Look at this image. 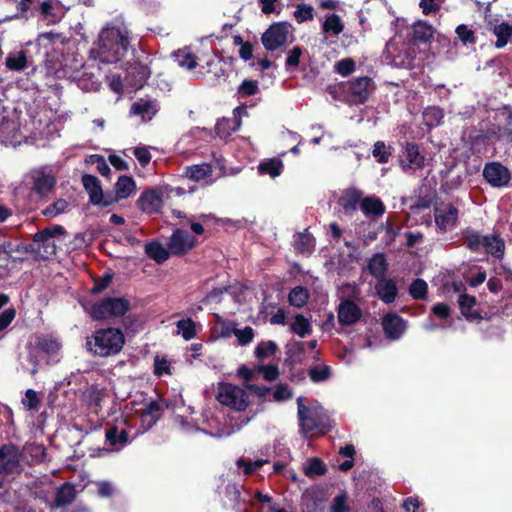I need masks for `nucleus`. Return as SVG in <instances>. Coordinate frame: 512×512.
Instances as JSON below:
<instances>
[{"mask_svg": "<svg viewBox=\"0 0 512 512\" xmlns=\"http://www.w3.org/2000/svg\"><path fill=\"white\" fill-rule=\"evenodd\" d=\"M128 31L122 25H108L99 34L97 47L90 51V59L101 64H117L127 53Z\"/></svg>", "mask_w": 512, "mask_h": 512, "instance_id": "f257e3e1", "label": "nucleus"}, {"mask_svg": "<svg viewBox=\"0 0 512 512\" xmlns=\"http://www.w3.org/2000/svg\"><path fill=\"white\" fill-rule=\"evenodd\" d=\"M297 415L302 434L312 432L326 433L332 429V421L327 411L318 403L313 402L306 406L304 397L297 398Z\"/></svg>", "mask_w": 512, "mask_h": 512, "instance_id": "f03ea898", "label": "nucleus"}, {"mask_svg": "<svg viewBox=\"0 0 512 512\" xmlns=\"http://www.w3.org/2000/svg\"><path fill=\"white\" fill-rule=\"evenodd\" d=\"M125 343L121 330L116 328L100 329L87 338L86 346L94 356L108 357L118 354Z\"/></svg>", "mask_w": 512, "mask_h": 512, "instance_id": "7ed1b4c3", "label": "nucleus"}, {"mask_svg": "<svg viewBox=\"0 0 512 512\" xmlns=\"http://www.w3.org/2000/svg\"><path fill=\"white\" fill-rule=\"evenodd\" d=\"M42 114H44L43 111L31 116L30 122L24 125L25 140L23 143L43 148L59 136L55 125Z\"/></svg>", "mask_w": 512, "mask_h": 512, "instance_id": "20e7f679", "label": "nucleus"}, {"mask_svg": "<svg viewBox=\"0 0 512 512\" xmlns=\"http://www.w3.org/2000/svg\"><path fill=\"white\" fill-rule=\"evenodd\" d=\"M64 233L65 230L60 225H54L40 230L33 237V251L43 259H48L55 255L57 241L61 240Z\"/></svg>", "mask_w": 512, "mask_h": 512, "instance_id": "39448f33", "label": "nucleus"}, {"mask_svg": "<svg viewBox=\"0 0 512 512\" xmlns=\"http://www.w3.org/2000/svg\"><path fill=\"white\" fill-rule=\"evenodd\" d=\"M16 76L15 85L18 89L24 91H34L39 89L38 79L49 72L53 66H8Z\"/></svg>", "mask_w": 512, "mask_h": 512, "instance_id": "423d86ee", "label": "nucleus"}, {"mask_svg": "<svg viewBox=\"0 0 512 512\" xmlns=\"http://www.w3.org/2000/svg\"><path fill=\"white\" fill-rule=\"evenodd\" d=\"M166 407L174 412L175 421L182 432L191 434L200 430L197 420L192 417L194 409L191 406L185 405L181 395L170 400Z\"/></svg>", "mask_w": 512, "mask_h": 512, "instance_id": "0eeeda50", "label": "nucleus"}, {"mask_svg": "<svg viewBox=\"0 0 512 512\" xmlns=\"http://www.w3.org/2000/svg\"><path fill=\"white\" fill-rule=\"evenodd\" d=\"M130 309V302L123 297H107L91 307V316L102 320L108 317L123 316Z\"/></svg>", "mask_w": 512, "mask_h": 512, "instance_id": "6e6552de", "label": "nucleus"}, {"mask_svg": "<svg viewBox=\"0 0 512 512\" xmlns=\"http://www.w3.org/2000/svg\"><path fill=\"white\" fill-rule=\"evenodd\" d=\"M217 400L235 411H244L249 403L245 390L229 383L219 385Z\"/></svg>", "mask_w": 512, "mask_h": 512, "instance_id": "1a4fd4ad", "label": "nucleus"}, {"mask_svg": "<svg viewBox=\"0 0 512 512\" xmlns=\"http://www.w3.org/2000/svg\"><path fill=\"white\" fill-rule=\"evenodd\" d=\"M17 117L9 118L3 113H0V143L11 146H18L25 140L24 127Z\"/></svg>", "mask_w": 512, "mask_h": 512, "instance_id": "9d476101", "label": "nucleus"}, {"mask_svg": "<svg viewBox=\"0 0 512 512\" xmlns=\"http://www.w3.org/2000/svg\"><path fill=\"white\" fill-rule=\"evenodd\" d=\"M290 37V26L286 22L272 24L262 35L261 40L267 50L274 51L284 45Z\"/></svg>", "mask_w": 512, "mask_h": 512, "instance_id": "9b49d317", "label": "nucleus"}, {"mask_svg": "<svg viewBox=\"0 0 512 512\" xmlns=\"http://www.w3.org/2000/svg\"><path fill=\"white\" fill-rule=\"evenodd\" d=\"M32 190L40 196L47 195L55 186L56 177L48 167H40L30 172Z\"/></svg>", "mask_w": 512, "mask_h": 512, "instance_id": "f8f14e48", "label": "nucleus"}, {"mask_svg": "<svg viewBox=\"0 0 512 512\" xmlns=\"http://www.w3.org/2000/svg\"><path fill=\"white\" fill-rule=\"evenodd\" d=\"M400 41L397 38L390 39L385 47L384 54L386 59L394 62V64H404L406 61H413L416 48L414 44L403 45L399 48Z\"/></svg>", "mask_w": 512, "mask_h": 512, "instance_id": "ddd939ff", "label": "nucleus"}, {"mask_svg": "<svg viewBox=\"0 0 512 512\" xmlns=\"http://www.w3.org/2000/svg\"><path fill=\"white\" fill-rule=\"evenodd\" d=\"M483 177L492 187L502 188L508 185L510 172L501 163L490 162L484 166Z\"/></svg>", "mask_w": 512, "mask_h": 512, "instance_id": "4468645a", "label": "nucleus"}, {"mask_svg": "<svg viewBox=\"0 0 512 512\" xmlns=\"http://www.w3.org/2000/svg\"><path fill=\"white\" fill-rule=\"evenodd\" d=\"M382 328L387 339L399 340L407 329V322L396 313H387L382 318Z\"/></svg>", "mask_w": 512, "mask_h": 512, "instance_id": "2eb2a0df", "label": "nucleus"}, {"mask_svg": "<svg viewBox=\"0 0 512 512\" xmlns=\"http://www.w3.org/2000/svg\"><path fill=\"white\" fill-rule=\"evenodd\" d=\"M234 118H223L216 123V134L221 139H227L233 132H236L241 126V117L247 115L245 106H238L234 109Z\"/></svg>", "mask_w": 512, "mask_h": 512, "instance_id": "dca6fc26", "label": "nucleus"}, {"mask_svg": "<svg viewBox=\"0 0 512 512\" xmlns=\"http://www.w3.org/2000/svg\"><path fill=\"white\" fill-rule=\"evenodd\" d=\"M434 216L437 228L447 232L455 227L458 220V210L451 204H445L435 208Z\"/></svg>", "mask_w": 512, "mask_h": 512, "instance_id": "f3484780", "label": "nucleus"}, {"mask_svg": "<svg viewBox=\"0 0 512 512\" xmlns=\"http://www.w3.org/2000/svg\"><path fill=\"white\" fill-rule=\"evenodd\" d=\"M195 245V238L183 229H176L170 237L168 248L173 255H182Z\"/></svg>", "mask_w": 512, "mask_h": 512, "instance_id": "a211bd4d", "label": "nucleus"}, {"mask_svg": "<svg viewBox=\"0 0 512 512\" xmlns=\"http://www.w3.org/2000/svg\"><path fill=\"white\" fill-rule=\"evenodd\" d=\"M20 465V451L14 444H4L0 447V474L11 473Z\"/></svg>", "mask_w": 512, "mask_h": 512, "instance_id": "6ab92c4d", "label": "nucleus"}, {"mask_svg": "<svg viewBox=\"0 0 512 512\" xmlns=\"http://www.w3.org/2000/svg\"><path fill=\"white\" fill-rule=\"evenodd\" d=\"M338 321L342 326H350L357 323L362 317L360 307L350 299L340 302L337 309Z\"/></svg>", "mask_w": 512, "mask_h": 512, "instance_id": "aec40b11", "label": "nucleus"}, {"mask_svg": "<svg viewBox=\"0 0 512 512\" xmlns=\"http://www.w3.org/2000/svg\"><path fill=\"white\" fill-rule=\"evenodd\" d=\"M374 89V82L368 76L357 77L350 82L351 94L358 103H364Z\"/></svg>", "mask_w": 512, "mask_h": 512, "instance_id": "412c9836", "label": "nucleus"}, {"mask_svg": "<svg viewBox=\"0 0 512 512\" xmlns=\"http://www.w3.org/2000/svg\"><path fill=\"white\" fill-rule=\"evenodd\" d=\"M137 204L144 213H158L163 204L162 195L155 189L146 190L140 195Z\"/></svg>", "mask_w": 512, "mask_h": 512, "instance_id": "4be33fe9", "label": "nucleus"}, {"mask_svg": "<svg viewBox=\"0 0 512 512\" xmlns=\"http://www.w3.org/2000/svg\"><path fill=\"white\" fill-rule=\"evenodd\" d=\"M158 111L159 104L153 99L140 98L135 101L130 108V113L141 117L144 122L150 121Z\"/></svg>", "mask_w": 512, "mask_h": 512, "instance_id": "5701e85b", "label": "nucleus"}, {"mask_svg": "<svg viewBox=\"0 0 512 512\" xmlns=\"http://www.w3.org/2000/svg\"><path fill=\"white\" fill-rule=\"evenodd\" d=\"M82 184L89 194V200L93 205L108 206V202L103 201V191L100 181L96 176L85 174L82 176Z\"/></svg>", "mask_w": 512, "mask_h": 512, "instance_id": "b1692460", "label": "nucleus"}, {"mask_svg": "<svg viewBox=\"0 0 512 512\" xmlns=\"http://www.w3.org/2000/svg\"><path fill=\"white\" fill-rule=\"evenodd\" d=\"M105 439L112 451H120L130 442L126 429L118 425L111 426L106 430Z\"/></svg>", "mask_w": 512, "mask_h": 512, "instance_id": "393cba45", "label": "nucleus"}, {"mask_svg": "<svg viewBox=\"0 0 512 512\" xmlns=\"http://www.w3.org/2000/svg\"><path fill=\"white\" fill-rule=\"evenodd\" d=\"M149 66H128L125 76V86L138 90L143 87L149 76Z\"/></svg>", "mask_w": 512, "mask_h": 512, "instance_id": "a878e982", "label": "nucleus"}, {"mask_svg": "<svg viewBox=\"0 0 512 512\" xmlns=\"http://www.w3.org/2000/svg\"><path fill=\"white\" fill-rule=\"evenodd\" d=\"M375 290L379 299L386 304L393 303L398 294L396 282L385 277L378 279Z\"/></svg>", "mask_w": 512, "mask_h": 512, "instance_id": "bb28decb", "label": "nucleus"}, {"mask_svg": "<svg viewBox=\"0 0 512 512\" xmlns=\"http://www.w3.org/2000/svg\"><path fill=\"white\" fill-rule=\"evenodd\" d=\"M423 162L424 157L420 155L418 147L415 144L407 143L401 160L403 170L420 168Z\"/></svg>", "mask_w": 512, "mask_h": 512, "instance_id": "cd10ccee", "label": "nucleus"}, {"mask_svg": "<svg viewBox=\"0 0 512 512\" xmlns=\"http://www.w3.org/2000/svg\"><path fill=\"white\" fill-rule=\"evenodd\" d=\"M36 346L42 352L47 354L52 359V361H54V362L59 361V353H60L62 345L58 341V339H56L52 336H42V337L38 338V340L36 342Z\"/></svg>", "mask_w": 512, "mask_h": 512, "instance_id": "c85d7f7f", "label": "nucleus"}, {"mask_svg": "<svg viewBox=\"0 0 512 512\" xmlns=\"http://www.w3.org/2000/svg\"><path fill=\"white\" fill-rule=\"evenodd\" d=\"M162 406L158 401L150 400L144 404L141 414V421L146 425V429L151 428L160 418Z\"/></svg>", "mask_w": 512, "mask_h": 512, "instance_id": "c756f323", "label": "nucleus"}, {"mask_svg": "<svg viewBox=\"0 0 512 512\" xmlns=\"http://www.w3.org/2000/svg\"><path fill=\"white\" fill-rule=\"evenodd\" d=\"M435 33V29L426 21H417L412 26V38L415 42L427 43Z\"/></svg>", "mask_w": 512, "mask_h": 512, "instance_id": "7c9ffc66", "label": "nucleus"}, {"mask_svg": "<svg viewBox=\"0 0 512 512\" xmlns=\"http://www.w3.org/2000/svg\"><path fill=\"white\" fill-rule=\"evenodd\" d=\"M367 269L373 277L377 279L384 278L388 269L385 255L383 253L374 254L368 261Z\"/></svg>", "mask_w": 512, "mask_h": 512, "instance_id": "2f4dec72", "label": "nucleus"}, {"mask_svg": "<svg viewBox=\"0 0 512 512\" xmlns=\"http://www.w3.org/2000/svg\"><path fill=\"white\" fill-rule=\"evenodd\" d=\"M360 209L365 216L380 217L385 212L384 204L376 197H366L362 199Z\"/></svg>", "mask_w": 512, "mask_h": 512, "instance_id": "473e14b6", "label": "nucleus"}, {"mask_svg": "<svg viewBox=\"0 0 512 512\" xmlns=\"http://www.w3.org/2000/svg\"><path fill=\"white\" fill-rule=\"evenodd\" d=\"M283 170V162L280 158H268L261 161L258 165V172L261 175H269L271 178L278 177Z\"/></svg>", "mask_w": 512, "mask_h": 512, "instance_id": "72a5a7b5", "label": "nucleus"}, {"mask_svg": "<svg viewBox=\"0 0 512 512\" xmlns=\"http://www.w3.org/2000/svg\"><path fill=\"white\" fill-rule=\"evenodd\" d=\"M487 253L496 258H502L504 255L505 244L500 237L489 234L484 236L483 248Z\"/></svg>", "mask_w": 512, "mask_h": 512, "instance_id": "f704fd0d", "label": "nucleus"}, {"mask_svg": "<svg viewBox=\"0 0 512 512\" xmlns=\"http://www.w3.org/2000/svg\"><path fill=\"white\" fill-rule=\"evenodd\" d=\"M136 189V183L130 176H120L115 185V193L118 199L128 198Z\"/></svg>", "mask_w": 512, "mask_h": 512, "instance_id": "c9c22d12", "label": "nucleus"}, {"mask_svg": "<svg viewBox=\"0 0 512 512\" xmlns=\"http://www.w3.org/2000/svg\"><path fill=\"white\" fill-rule=\"evenodd\" d=\"M145 253L157 263H163L169 258L170 251L169 248L166 249L161 243L154 241L145 245Z\"/></svg>", "mask_w": 512, "mask_h": 512, "instance_id": "e433bc0d", "label": "nucleus"}, {"mask_svg": "<svg viewBox=\"0 0 512 512\" xmlns=\"http://www.w3.org/2000/svg\"><path fill=\"white\" fill-rule=\"evenodd\" d=\"M294 249L301 254H310L315 247L313 236L307 232L298 233L293 242Z\"/></svg>", "mask_w": 512, "mask_h": 512, "instance_id": "4c0bfd02", "label": "nucleus"}, {"mask_svg": "<svg viewBox=\"0 0 512 512\" xmlns=\"http://www.w3.org/2000/svg\"><path fill=\"white\" fill-rule=\"evenodd\" d=\"M303 471L308 478H314L315 476L324 475L327 472V468L320 458L312 457L307 460Z\"/></svg>", "mask_w": 512, "mask_h": 512, "instance_id": "58836bf2", "label": "nucleus"}, {"mask_svg": "<svg viewBox=\"0 0 512 512\" xmlns=\"http://www.w3.org/2000/svg\"><path fill=\"white\" fill-rule=\"evenodd\" d=\"M463 238L467 248L471 251L478 252L482 250L484 243V236H482L479 232L467 228L463 231Z\"/></svg>", "mask_w": 512, "mask_h": 512, "instance_id": "ea45409f", "label": "nucleus"}, {"mask_svg": "<svg viewBox=\"0 0 512 512\" xmlns=\"http://www.w3.org/2000/svg\"><path fill=\"white\" fill-rule=\"evenodd\" d=\"M290 330L301 338L310 335L312 332L310 321L302 314L295 316L294 321L290 325Z\"/></svg>", "mask_w": 512, "mask_h": 512, "instance_id": "a19ab883", "label": "nucleus"}, {"mask_svg": "<svg viewBox=\"0 0 512 512\" xmlns=\"http://www.w3.org/2000/svg\"><path fill=\"white\" fill-rule=\"evenodd\" d=\"M443 117V110L436 106H429L423 111V122L430 129L440 125Z\"/></svg>", "mask_w": 512, "mask_h": 512, "instance_id": "79ce46f5", "label": "nucleus"}, {"mask_svg": "<svg viewBox=\"0 0 512 512\" xmlns=\"http://www.w3.org/2000/svg\"><path fill=\"white\" fill-rule=\"evenodd\" d=\"M308 299L309 293L307 289L302 286H296L288 295L289 303L297 308L303 307L307 303Z\"/></svg>", "mask_w": 512, "mask_h": 512, "instance_id": "37998d69", "label": "nucleus"}, {"mask_svg": "<svg viewBox=\"0 0 512 512\" xmlns=\"http://www.w3.org/2000/svg\"><path fill=\"white\" fill-rule=\"evenodd\" d=\"M495 36L497 37L496 47H504L512 36V26L508 23H501L496 25L493 29Z\"/></svg>", "mask_w": 512, "mask_h": 512, "instance_id": "c03bdc74", "label": "nucleus"}, {"mask_svg": "<svg viewBox=\"0 0 512 512\" xmlns=\"http://www.w3.org/2000/svg\"><path fill=\"white\" fill-rule=\"evenodd\" d=\"M176 327L177 333L180 334L186 341H189L196 336V324L191 318L177 321Z\"/></svg>", "mask_w": 512, "mask_h": 512, "instance_id": "a18cd8bd", "label": "nucleus"}, {"mask_svg": "<svg viewBox=\"0 0 512 512\" xmlns=\"http://www.w3.org/2000/svg\"><path fill=\"white\" fill-rule=\"evenodd\" d=\"M16 251V246L13 243L0 239V270L6 271L9 261Z\"/></svg>", "mask_w": 512, "mask_h": 512, "instance_id": "49530a36", "label": "nucleus"}, {"mask_svg": "<svg viewBox=\"0 0 512 512\" xmlns=\"http://www.w3.org/2000/svg\"><path fill=\"white\" fill-rule=\"evenodd\" d=\"M277 350L278 346L274 341H261L255 347L254 354L256 358L264 360L270 356H273Z\"/></svg>", "mask_w": 512, "mask_h": 512, "instance_id": "de8ad7c7", "label": "nucleus"}, {"mask_svg": "<svg viewBox=\"0 0 512 512\" xmlns=\"http://www.w3.org/2000/svg\"><path fill=\"white\" fill-rule=\"evenodd\" d=\"M212 173L211 167L208 164L194 165L187 168L186 175L194 181H202L210 177Z\"/></svg>", "mask_w": 512, "mask_h": 512, "instance_id": "09e8293b", "label": "nucleus"}, {"mask_svg": "<svg viewBox=\"0 0 512 512\" xmlns=\"http://www.w3.org/2000/svg\"><path fill=\"white\" fill-rule=\"evenodd\" d=\"M40 403L41 399L39 394L34 389H27L24 397L21 399V404L27 411L37 412L39 410Z\"/></svg>", "mask_w": 512, "mask_h": 512, "instance_id": "8fccbe9b", "label": "nucleus"}, {"mask_svg": "<svg viewBox=\"0 0 512 512\" xmlns=\"http://www.w3.org/2000/svg\"><path fill=\"white\" fill-rule=\"evenodd\" d=\"M362 193L358 190L348 191L343 197L340 199L341 206L346 210H355L357 205L361 199Z\"/></svg>", "mask_w": 512, "mask_h": 512, "instance_id": "3c124183", "label": "nucleus"}, {"mask_svg": "<svg viewBox=\"0 0 512 512\" xmlns=\"http://www.w3.org/2000/svg\"><path fill=\"white\" fill-rule=\"evenodd\" d=\"M173 61L178 64H197V58L189 47H184L172 53Z\"/></svg>", "mask_w": 512, "mask_h": 512, "instance_id": "603ef678", "label": "nucleus"}, {"mask_svg": "<svg viewBox=\"0 0 512 512\" xmlns=\"http://www.w3.org/2000/svg\"><path fill=\"white\" fill-rule=\"evenodd\" d=\"M427 291V283L420 278L415 279L409 286V294L414 299H425Z\"/></svg>", "mask_w": 512, "mask_h": 512, "instance_id": "864d4df0", "label": "nucleus"}, {"mask_svg": "<svg viewBox=\"0 0 512 512\" xmlns=\"http://www.w3.org/2000/svg\"><path fill=\"white\" fill-rule=\"evenodd\" d=\"M232 332L237 338L238 344L241 346L248 345L255 337L254 329L250 326H246L242 329L234 327Z\"/></svg>", "mask_w": 512, "mask_h": 512, "instance_id": "5fc2aeb1", "label": "nucleus"}, {"mask_svg": "<svg viewBox=\"0 0 512 512\" xmlns=\"http://www.w3.org/2000/svg\"><path fill=\"white\" fill-rule=\"evenodd\" d=\"M373 157L376 158L378 163L384 164L387 163L391 157L390 148L385 145L382 141H377L374 144L372 150Z\"/></svg>", "mask_w": 512, "mask_h": 512, "instance_id": "6e6d98bb", "label": "nucleus"}, {"mask_svg": "<svg viewBox=\"0 0 512 512\" xmlns=\"http://www.w3.org/2000/svg\"><path fill=\"white\" fill-rule=\"evenodd\" d=\"M323 29L326 32H332L338 35L343 31V24L340 17L336 14L328 16L324 22Z\"/></svg>", "mask_w": 512, "mask_h": 512, "instance_id": "4d7b16f0", "label": "nucleus"}, {"mask_svg": "<svg viewBox=\"0 0 512 512\" xmlns=\"http://www.w3.org/2000/svg\"><path fill=\"white\" fill-rule=\"evenodd\" d=\"M455 33L464 45L474 44L476 42L475 32L465 24L458 25Z\"/></svg>", "mask_w": 512, "mask_h": 512, "instance_id": "13d9d810", "label": "nucleus"}, {"mask_svg": "<svg viewBox=\"0 0 512 512\" xmlns=\"http://www.w3.org/2000/svg\"><path fill=\"white\" fill-rule=\"evenodd\" d=\"M293 397V392L289 388L287 384H278L274 387L273 390V401L275 402H283L291 399Z\"/></svg>", "mask_w": 512, "mask_h": 512, "instance_id": "bf43d9fd", "label": "nucleus"}, {"mask_svg": "<svg viewBox=\"0 0 512 512\" xmlns=\"http://www.w3.org/2000/svg\"><path fill=\"white\" fill-rule=\"evenodd\" d=\"M263 14L275 13L279 15L282 10L280 0H257Z\"/></svg>", "mask_w": 512, "mask_h": 512, "instance_id": "052dcab7", "label": "nucleus"}, {"mask_svg": "<svg viewBox=\"0 0 512 512\" xmlns=\"http://www.w3.org/2000/svg\"><path fill=\"white\" fill-rule=\"evenodd\" d=\"M459 306L462 314L466 318H474V315L470 313L471 308L476 304V298L467 294H461L459 296Z\"/></svg>", "mask_w": 512, "mask_h": 512, "instance_id": "680f3d73", "label": "nucleus"}, {"mask_svg": "<svg viewBox=\"0 0 512 512\" xmlns=\"http://www.w3.org/2000/svg\"><path fill=\"white\" fill-rule=\"evenodd\" d=\"M309 376L313 382H321L330 377V368L328 366H314L309 369Z\"/></svg>", "mask_w": 512, "mask_h": 512, "instance_id": "e2e57ef3", "label": "nucleus"}, {"mask_svg": "<svg viewBox=\"0 0 512 512\" xmlns=\"http://www.w3.org/2000/svg\"><path fill=\"white\" fill-rule=\"evenodd\" d=\"M265 463H267V460L259 459L256 461H245L243 459H239L236 462V465L239 468H243V471L246 475H250L253 472H255L257 469L262 467Z\"/></svg>", "mask_w": 512, "mask_h": 512, "instance_id": "0e129e2a", "label": "nucleus"}, {"mask_svg": "<svg viewBox=\"0 0 512 512\" xmlns=\"http://www.w3.org/2000/svg\"><path fill=\"white\" fill-rule=\"evenodd\" d=\"M68 202L64 199H58L52 205L44 210V215L48 217H56L57 215L66 211Z\"/></svg>", "mask_w": 512, "mask_h": 512, "instance_id": "69168bd1", "label": "nucleus"}, {"mask_svg": "<svg viewBox=\"0 0 512 512\" xmlns=\"http://www.w3.org/2000/svg\"><path fill=\"white\" fill-rule=\"evenodd\" d=\"M225 493L228 500L234 505H238L240 502V486L235 483H229L225 487Z\"/></svg>", "mask_w": 512, "mask_h": 512, "instance_id": "338daca9", "label": "nucleus"}, {"mask_svg": "<svg viewBox=\"0 0 512 512\" xmlns=\"http://www.w3.org/2000/svg\"><path fill=\"white\" fill-rule=\"evenodd\" d=\"M98 495L102 498H110L115 493V486L110 481L96 482Z\"/></svg>", "mask_w": 512, "mask_h": 512, "instance_id": "774afa93", "label": "nucleus"}]
</instances>
